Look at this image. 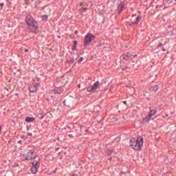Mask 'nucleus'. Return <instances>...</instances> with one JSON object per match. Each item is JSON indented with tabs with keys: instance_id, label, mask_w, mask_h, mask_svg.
Returning <instances> with one entry per match:
<instances>
[{
	"instance_id": "nucleus-1",
	"label": "nucleus",
	"mask_w": 176,
	"mask_h": 176,
	"mask_svg": "<svg viewBox=\"0 0 176 176\" xmlns=\"http://www.w3.org/2000/svg\"><path fill=\"white\" fill-rule=\"evenodd\" d=\"M143 145L144 138L142 137H138L137 139L131 138L130 140V146L135 151H140Z\"/></svg>"
},
{
	"instance_id": "nucleus-2",
	"label": "nucleus",
	"mask_w": 176,
	"mask_h": 176,
	"mask_svg": "<svg viewBox=\"0 0 176 176\" xmlns=\"http://www.w3.org/2000/svg\"><path fill=\"white\" fill-rule=\"evenodd\" d=\"M26 23L30 26V28H33V30H36L38 28V23L34 20L31 15H28L26 16Z\"/></svg>"
},
{
	"instance_id": "nucleus-3",
	"label": "nucleus",
	"mask_w": 176,
	"mask_h": 176,
	"mask_svg": "<svg viewBox=\"0 0 176 176\" xmlns=\"http://www.w3.org/2000/svg\"><path fill=\"white\" fill-rule=\"evenodd\" d=\"M23 156L25 160H34L36 157V153L32 151H25Z\"/></svg>"
},
{
	"instance_id": "nucleus-4",
	"label": "nucleus",
	"mask_w": 176,
	"mask_h": 176,
	"mask_svg": "<svg viewBox=\"0 0 176 176\" xmlns=\"http://www.w3.org/2000/svg\"><path fill=\"white\" fill-rule=\"evenodd\" d=\"M100 87V82L98 81L96 82L92 86H89L87 88V91L88 93H91L98 89Z\"/></svg>"
},
{
	"instance_id": "nucleus-5",
	"label": "nucleus",
	"mask_w": 176,
	"mask_h": 176,
	"mask_svg": "<svg viewBox=\"0 0 176 176\" xmlns=\"http://www.w3.org/2000/svg\"><path fill=\"white\" fill-rule=\"evenodd\" d=\"M93 39H94V35L91 34H87L84 40V45L87 46V45H89Z\"/></svg>"
},
{
	"instance_id": "nucleus-6",
	"label": "nucleus",
	"mask_w": 176,
	"mask_h": 176,
	"mask_svg": "<svg viewBox=\"0 0 176 176\" xmlns=\"http://www.w3.org/2000/svg\"><path fill=\"white\" fill-rule=\"evenodd\" d=\"M39 168V162H32V166L31 168V171L32 174H35L36 173H38V169Z\"/></svg>"
},
{
	"instance_id": "nucleus-7",
	"label": "nucleus",
	"mask_w": 176,
	"mask_h": 176,
	"mask_svg": "<svg viewBox=\"0 0 176 176\" xmlns=\"http://www.w3.org/2000/svg\"><path fill=\"white\" fill-rule=\"evenodd\" d=\"M141 19H142V16H138L137 18H135V16H132V18L131 19V23L132 24H138L140 21H141Z\"/></svg>"
},
{
	"instance_id": "nucleus-8",
	"label": "nucleus",
	"mask_w": 176,
	"mask_h": 176,
	"mask_svg": "<svg viewBox=\"0 0 176 176\" xmlns=\"http://www.w3.org/2000/svg\"><path fill=\"white\" fill-rule=\"evenodd\" d=\"M39 87V83H36L29 87V90L30 93H35L36 90H38V87Z\"/></svg>"
},
{
	"instance_id": "nucleus-9",
	"label": "nucleus",
	"mask_w": 176,
	"mask_h": 176,
	"mask_svg": "<svg viewBox=\"0 0 176 176\" xmlns=\"http://www.w3.org/2000/svg\"><path fill=\"white\" fill-rule=\"evenodd\" d=\"M74 101H72V100H71L70 98H67L65 101H64V104L66 107H69V105H72Z\"/></svg>"
},
{
	"instance_id": "nucleus-10",
	"label": "nucleus",
	"mask_w": 176,
	"mask_h": 176,
	"mask_svg": "<svg viewBox=\"0 0 176 176\" xmlns=\"http://www.w3.org/2000/svg\"><path fill=\"white\" fill-rule=\"evenodd\" d=\"M55 94H61L63 93V89L61 87H55L54 89Z\"/></svg>"
},
{
	"instance_id": "nucleus-11",
	"label": "nucleus",
	"mask_w": 176,
	"mask_h": 176,
	"mask_svg": "<svg viewBox=\"0 0 176 176\" xmlns=\"http://www.w3.org/2000/svg\"><path fill=\"white\" fill-rule=\"evenodd\" d=\"M124 8V5L123 4V3H120V5L118 6L119 13H122V12H123Z\"/></svg>"
},
{
	"instance_id": "nucleus-12",
	"label": "nucleus",
	"mask_w": 176,
	"mask_h": 176,
	"mask_svg": "<svg viewBox=\"0 0 176 176\" xmlns=\"http://www.w3.org/2000/svg\"><path fill=\"white\" fill-rule=\"evenodd\" d=\"M34 120H35V118H32V117H27L25 118V121L28 122V123H30L31 122H34Z\"/></svg>"
},
{
	"instance_id": "nucleus-13",
	"label": "nucleus",
	"mask_w": 176,
	"mask_h": 176,
	"mask_svg": "<svg viewBox=\"0 0 176 176\" xmlns=\"http://www.w3.org/2000/svg\"><path fill=\"white\" fill-rule=\"evenodd\" d=\"M157 90H159V87L157 85H155L151 88V91H154L155 93H156Z\"/></svg>"
},
{
	"instance_id": "nucleus-14",
	"label": "nucleus",
	"mask_w": 176,
	"mask_h": 176,
	"mask_svg": "<svg viewBox=\"0 0 176 176\" xmlns=\"http://www.w3.org/2000/svg\"><path fill=\"white\" fill-rule=\"evenodd\" d=\"M151 117H150V116H148L143 119V122L144 123H146V122H149V120H151Z\"/></svg>"
},
{
	"instance_id": "nucleus-15",
	"label": "nucleus",
	"mask_w": 176,
	"mask_h": 176,
	"mask_svg": "<svg viewBox=\"0 0 176 176\" xmlns=\"http://www.w3.org/2000/svg\"><path fill=\"white\" fill-rule=\"evenodd\" d=\"M155 113H156V111L155 110H151L148 116H150V117L152 118L153 116V115H155Z\"/></svg>"
},
{
	"instance_id": "nucleus-16",
	"label": "nucleus",
	"mask_w": 176,
	"mask_h": 176,
	"mask_svg": "<svg viewBox=\"0 0 176 176\" xmlns=\"http://www.w3.org/2000/svg\"><path fill=\"white\" fill-rule=\"evenodd\" d=\"M123 58L124 60H129V54H124Z\"/></svg>"
},
{
	"instance_id": "nucleus-17",
	"label": "nucleus",
	"mask_w": 176,
	"mask_h": 176,
	"mask_svg": "<svg viewBox=\"0 0 176 176\" xmlns=\"http://www.w3.org/2000/svg\"><path fill=\"white\" fill-rule=\"evenodd\" d=\"M42 19H43V20H47V15H43V16H42Z\"/></svg>"
},
{
	"instance_id": "nucleus-18",
	"label": "nucleus",
	"mask_w": 176,
	"mask_h": 176,
	"mask_svg": "<svg viewBox=\"0 0 176 176\" xmlns=\"http://www.w3.org/2000/svg\"><path fill=\"white\" fill-rule=\"evenodd\" d=\"M112 152V150H107V155H111Z\"/></svg>"
},
{
	"instance_id": "nucleus-19",
	"label": "nucleus",
	"mask_w": 176,
	"mask_h": 176,
	"mask_svg": "<svg viewBox=\"0 0 176 176\" xmlns=\"http://www.w3.org/2000/svg\"><path fill=\"white\" fill-rule=\"evenodd\" d=\"M76 45H78V42L74 41V47L73 48V50H75V47H76Z\"/></svg>"
},
{
	"instance_id": "nucleus-20",
	"label": "nucleus",
	"mask_w": 176,
	"mask_h": 176,
	"mask_svg": "<svg viewBox=\"0 0 176 176\" xmlns=\"http://www.w3.org/2000/svg\"><path fill=\"white\" fill-rule=\"evenodd\" d=\"M69 64H74V59L70 60Z\"/></svg>"
},
{
	"instance_id": "nucleus-21",
	"label": "nucleus",
	"mask_w": 176,
	"mask_h": 176,
	"mask_svg": "<svg viewBox=\"0 0 176 176\" xmlns=\"http://www.w3.org/2000/svg\"><path fill=\"white\" fill-rule=\"evenodd\" d=\"M82 61H83V58H80L78 60V63H82Z\"/></svg>"
},
{
	"instance_id": "nucleus-22",
	"label": "nucleus",
	"mask_w": 176,
	"mask_h": 176,
	"mask_svg": "<svg viewBox=\"0 0 176 176\" xmlns=\"http://www.w3.org/2000/svg\"><path fill=\"white\" fill-rule=\"evenodd\" d=\"M86 10H87V8H82V12H86Z\"/></svg>"
},
{
	"instance_id": "nucleus-23",
	"label": "nucleus",
	"mask_w": 176,
	"mask_h": 176,
	"mask_svg": "<svg viewBox=\"0 0 176 176\" xmlns=\"http://www.w3.org/2000/svg\"><path fill=\"white\" fill-rule=\"evenodd\" d=\"M159 47H162V46H163V43H160L159 45H158Z\"/></svg>"
},
{
	"instance_id": "nucleus-24",
	"label": "nucleus",
	"mask_w": 176,
	"mask_h": 176,
	"mask_svg": "<svg viewBox=\"0 0 176 176\" xmlns=\"http://www.w3.org/2000/svg\"><path fill=\"white\" fill-rule=\"evenodd\" d=\"M109 2H113V3H115V2H116V0H109Z\"/></svg>"
},
{
	"instance_id": "nucleus-25",
	"label": "nucleus",
	"mask_w": 176,
	"mask_h": 176,
	"mask_svg": "<svg viewBox=\"0 0 176 176\" xmlns=\"http://www.w3.org/2000/svg\"><path fill=\"white\" fill-rule=\"evenodd\" d=\"M25 53H27L28 52V49H25Z\"/></svg>"
},
{
	"instance_id": "nucleus-26",
	"label": "nucleus",
	"mask_w": 176,
	"mask_h": 176,
	"mask_svg": "<svg viewBox=\"0 0 176 176\" xmlns=\"http://www.w3.org/2000/svg\"><path fill=\"white\" fill-rule=\"evenodd\" d=\"M123 103L126 104H127V102L126 101H124Z\"/></svg>"
},
{
	"instance_id": "nucleus-27",
	"label": "nucleus",
	"mask_w": 176,
	"mask_h": 176,
	"mask_svg": "<svg viewBox=\"0 0 176 176\" xmlns=\"http://www.w3.org/2000/svg\"><path fill=\"white\" fill-rule=\"evenodd\" d=\"M18 144H21V140H19V141L18 142Z\"/></svg>"
},
{
	"instance_id": "nucleus-28",
	"label": "nucleus",
	"mask_w": 176,
	"mask_h": 176,
	"mask_svg": "<svg viewBox=\"0 0 176 176\" xmlns=\"http://www.w3.org/2000/svg\"><path fill=\"white\" fill-rule=\"evenodd\" d=\"M78 30L75 31V34H78Z\"/></svg>"
},
{
	"instance_id": "nucleus-29",
	"label": "nucleus",
	"mask_w": 176,
	"mask_h": 176,
	"mask_svg": "<svg viewBox=\"0 0 176 176\" xmlns=\"http://www.w3.org/2000/svg\"><path fill=\"white\" fill-rule=\"evenodd\" d=\"M0 6H3V3H1V4H0Z\"/></svg>"
},
{
	"instance_id": "nucleus-30",
	"label": "nucleus",
	"mask_w": 176,
	"mask_h": 176,
	"mask_svg": "<svg viewBox=\"0 0 176 176\" xmlns=\"http://www.w3.org/2000/svg\"><path fill=\"white\" fill-rule=\"evenodd\" d=\"M78 87H80V85H78Z\"/></svg>"
},
{
	"instance_id": "nucleus-31",
	"label": "nucleus",
	"mask_w": 176,
	"mask_h": 176,
	"mask_svg": "<svg viewBox=\"0 0 176 176\" xmlns=\"http://www.w3.org/2000/svg\"><path fill=\"white\" fill-rule=\"evenodd\" d=\"M166 116H168V114H166Z\"/></svg>"
},
{
	"instance_id": "nucleus-32",
	"label": "nucleus",
	"mask_w": 176,
	"mask_h": 176,
	"mask_svg": "<svg viewBox=\"0 0 176 176\" xmlns=\"http://www.w3.org/2000/svg\"><path fill=\"white\" fill-rule=\"evenodd\" d=\"M174 1H175V2H176V0H174Z\"/></svg>"
}]
</instances>
